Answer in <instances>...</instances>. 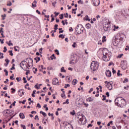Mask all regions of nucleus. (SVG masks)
Listing matches in <instances>:
<instances>
[{
  "label": "nucleus",
  "instance_id": "obj_47",
  "mask_svg": "<svg viewBox=\"0 0 129 129\" xmlns=\"http://www.w3.org/2000/svg\"><path fill=\"white\" fill-rule=\"evenodd\" d=\"M21 127H22L23 129H26V125L24 124H21Z\"/></svg>",
  "mask_w": 129,
  "mask_h": 129
},
{
  "label": "nucleus",
  "instance_id": "obj_41",
  "mask_svg": "<svg viewBox=\"0 0 129 129\" xmlns=\"http://www.w3.org/2000/svg\"><path fill=\"white\" fill-rule=\"evenodd\" d=\"M56 4H57V2H56V1L53 2L52 4L53 7H54V8L56 6Z\"/></svg>",
  "mask_w": 129,
  "mask_h": 129
},
{
  "label": "nucleus",
  "instance_id": "obj_50",
  "mask_svg": "<svg viewBox=\"0 0 129 129\" xmlns=\"http://www.w3.org/2000/svg\"><path fill=\"white\" fill-rule=\"evenodd\" d=\"M4 28H3V27H1V28H0V33H4Z\"/></svg>",
  "mask_w": 129,
  "mask_h": 129
},
{
  "label": "nucleus",
  "instance_id": "obj_57",
  "mask_svg": "<svg viewBox=\"0 0 129 129\" xmlns=\"http://www.w3.org/2000/svg\"><path fill=\"white\" fill-rule=\"evenodd\" d=\"M126 62L125 60H123L121 62V66H122L123 65V63H125Z\"/></svg>",
  "mask_w": 129,
  "mask_h": 129
},
{
  "label": "nucleus",
  "instance_id": "obj_3",
  "mask_svg": "<svg viewBox=\"0 0 129 129\" xmlns=\"http://www.w3.org/2000/svg\"><path fill=\"white\" fill-rule=\"evenodd\" d=\"M25 62L27 63L26 67L28 69H30L31 67H33V65H34V62L32 58L29 57L28 58H26V61Z\"/></svg>",
  "mask_w": 129,
  "mask_h": 129
},
{
  "label": "nucleus",
  "instance_id": "obj_54",
  "mask_svg": "<svg viewBox=\"0 0 129 129\" xmlns=\"http://www.w3.org/2000/svg\"><path fill=\"white\" fill-rule=\"evenodd\" d=\"M47 70H48V71L53 70V68H52V67H48V68H47Z\"/></svg>",
  "mask_w": 129,
  "mask_h": 129
},
{
  "label": "nucleus",
  "instance_id": "obj_25",
  "mask_svg": "<svg viewBox=\"0 0 129 129\" xmlns=\"http://www.w3.org/2000/svg\"><path fill=\"white\" fill-rule=\"evenodd\" d=\"M50 58L51 59V60H53L54 58L56 59V57H55V54H53L51 56Z\"/></svg>",
  "mask_w": 129,
  "mask_h": 129
},
{
  "label": "nucleus",
  "instance_id": "obj_31",
  "mask_svg": "<svg viewBox=\"0 0 129 129\" xmlns=\"http://www.w3.org/2000/svg\"><path fill=\"white\" fill-rule=\"evenodd\" d=\"M54 52H56V55H59L60 53L59 52V50L58 49H55Z\"/></svg>",
  "mask_w": 129,
  "mask_h": 129
},
{
  "label": "nucleus",
  "instance_id": "obj_17",
  "mask_svg": "<svg viewBox=\"0 0 129 129\" xmlns=\"http://www.w3.org/2000/svg\"><path fill=\"white\" fill-rule=\"evenodd\" d=\"M84 20H85V21H88V22H90V19H89L88 15L86 16L84 18Z\"/></svg>",
  "mask_w": 129,
  "mask_h": 129
},
{
  "label": "nucleus",
  "instance_id": "obj_26",
  "mask_svg": "<svg viewBox=\"0 0 129 129\" xmlns=\"http://www.w3.org/2000/svg\"><path fill=\"white\" fill-rule=\"evenodd\" d=\"M117 75V76H120V75H121V76H122V74H120V70H118Z\"/></svg>",
  "mask_w": 129,
  "mask_h": 129
},
{
  "label": "nucleus",
  "instance_id": "obj_48",
  "mask_svg": "<svg viewBox=\"0 0 129 129\" xmlns=\"http://www.w3.org/2000/svg\"><path fill=\"white\" fill-rule=\"evenodd\" d=\"M11 42L12 41L11 40L9 41V43L8 44L9 46H13V43H11Z\"/></svg>",
  "mask_w": 129,
  "mask_h": 129
},
{
  "label": "nucleus",
  "instance_id": "obj_44",
  "mask_svg": "<svg viewBox=\"0 0 129 129\" xmlns=\"http://www.w3.org/2000/svg\"><path fill=\"white\" fill-rule=\"evenodd\" d=\"M102 97L103 98L102 99V100H105L106 99V96L104 95H102Z\"/></svg>",
  "mask_w": 129,
  "mask_h": 129
},
{
  "label": "nucleus",
  "instance_id": "obj_30",
  "mask_svg": "<svg viewBox=\"0 0 129 129\" xmlns=\"http://www.w3.org/2000/svg\"><path fill=\"white\" fill-rule=\"evenodd\" d=\"M9 53H10V56H14V53H13V50H9Z\"/></svg>",
  "mask_w": 129,
  "mask_h": 129
},
{
  "label": "nucleus",
  "instance_id": "obj_1",
  "mask_svg": "<svg viewBox=\"0 0 129 129\" xmlns=\"http://www.w3.org/2000/svg\"><path fill=\"white\" fill-rule=\"evenodd\" d=\"M115 103L118 107H122L126 105V101L122 97H119L115 100Z\"/></svg>",
  "mask_w": 129,
  "mask_h": 129
},
{
  "label": "nucleus",
  "instance_id": "obj_16",
  "mask_svg": "<svg viewBox=\"0 0 129 129\" xmlns=\"http://www.w3.org/2000/svg\"><path fill=\"white\" fill-rule=\"evenodd\" d=\"M78 82V81H77V80L76 79H74L73 82H72V84L73 85H76V84H77V83Z\"/></svg>",
  "mask_w": 129,
  "mask_h": 129
},
{
  "label": "nucleus",
  "instance_id": "obj_35",
  "mask_svg": "<svg viewBox=\"0 0 129 129\" xmlns=\"http://www.w3.org/2000/svg\"><path fill=\"white\" fill-rule=\"evenodd\" d=\"M4 72H5L6 76H8V75H9V72L7 71L6 69L4 70Z\"/></svg>",
  "mask_w": 129,
  "mask_h": 129
},
{
  "label": "nucleus",
  "instance_id": "obj_28",
  "mask_svg": "<svg viewBox=\"0 0 129 129\" xmlns=\"http://www.w3.org/2000/svg\"><path fill=\"white\" fill-rule=\"evenodd\" d=\"M75 110H73L72 112H70V114L72 115H75Z\"/></svg>",
  "mask_w": 129,
  "mask_h": 129
},
{
  "label": "nucleus",
  "instance_id": "obj_23",
  "mask_svg": "<svg viewBox=\"0 0 129 129\" xmlns=\"http://www.w3.org/2000/svg\"><path fill=\"white\" fill-rule=\"evenodd\" d=\"M63 18H64V14H62L59 15V19L60 20H63Z\"/></svg>",
  "mask_w": 129,
  "mask_h": 129
},
{
  "label": "nucleus",
  "instance_id": "obj_56",
  "mask_svg": "<svg viewBox=\"0 0 129 129\" xmlns=\"http://www.w3.org/2000/svg\"><path fill=\"white\" fill-rule=\"evenodd\" d=\"M32 8H36L37 7V5L34 4V3L32 4Z\"/></svg>",
  "mask_w": 129,
  "mask_h": 129
},
{
  "label": "nucleus",
  "instance_id": "obj_7",
  "mask_svg": "<svg viewBox=\"0 0 129 129\" xmlns=\"http://www.w3.org/2000/svg\"><path fill=\"white\" fill-rule=\"evenodd\" d=\"M92 4L95 7H98L100 5V1L99 0H92Z\"/></svg>",
  "mask_w": 129,
  "mask_h": 129
},
{
  "label": "nucleus",
  "instance_id": "obj_15",
  "mask_svg": "<svg viewBox=\"0 0 129 129\" xmlns=\"http://www.w3.org/2000/svg\"><path fill=\"white\" fill-rule=\"evenodd\" d=\"M19 116L20 118H22V119H24V118H25V115L23 113H20L19 114Z\"/></svg>",
  "mask_w": 129,
  "mask_h": 129
},
{
  "label": "nucleus",
  "instance_id": "obj_59",
  "mask_svg": "<svg viewBox=\"0 0 129 129\" xmlns=\"http://www.w3.org/2000/svg\"><path fill=\"white\" fill-rule=\"evenodd\" d=\"M127 50H128V51H129V46H126V48H125V51H127Z\"/></svg>",
  "mask_w": 129,
  "mask_h": 129
},
{
  "label": "nucleus",
  "instance_id": "obj_42",
  "mask_svg": "<svg viewBox=\"0 0 129 129\" xmlns=\"http://www.w3.org/2000/svg\"><path fill=\"white\" fill-rule=\"evenodd\" d=\"M54 30H58V25L57 24L54 25Z\"/></svg>",
  "mask_w": 129,
  "mask_h": 129
},
{
  "label": "nucleus",
  "instance_id": "obj_18",
  "mask_svg": "<svg viewBox=\"0 0 129 129\" xmlns=\"http://www.w3.org/2000/svg\"><path fill=\"white\" fill-rule=\"evenodd\" d=\"M87 101H89V102H92V101H93V99L91 97H89L86 99Z\"/></svg>",
  "mask_w": 129,
  "mask_h": 129
},
{
  "label": "nucleus",
  "instance_id": "obj_10",
  "mask_svg": "<svg viewBox=\"0 0 129 129\" xmlns=\"http://www.w3.org/2000/svg\"><path fill=\"white\" fill-rule=\"evenodd\" d=\"M52 83L53 85H58L59 83V81L58 80V79L54 78L52 81Z\"/></svg>",
  "mask_w": 129,
  "mask_h": 129
},
{
  "label": "nucleus",
  "instance_id": "obj_58",
  "mask_svg": "<svg viewBox=\"0 0 129 129\" xmlns=\"http://www.w3.org/2000/svg\"><path fill=\"white\" fill-rule=\"evenodd\" d=\"M61 96L62 98H65V93L61 94Z\"/></svg>",
  "mask_w": 129,
  "mask_h": 129
},
{
  "label": "nucleus",
  "instance_id": "obj_24",
  "mask_svg": "<svg viewBox=\"0 0 129 129\" xmlns=\"http://www.w3.org/2000/svg\"><path fill=\"white\" fill-rule=\"evenodd\" d=\"M58 30L59 31V34H61V33H63L64 32V30H63L62 28H59Z\"/></svg>",
  "mask_w": 129,
  "mask_h": 129
},
{
  "label": "nucleus",
  "instance_id": "obj_39",
  "mask_svg": "<svg viewBox=\"0 0 129 129\" xmlns=\"http://www.w3.org/2000/svg\"><path fill=\"white\" fill-rule=\"evenodd\" d=\"M59 38H61V39H64L65 38L64 36H63V34H60L59 35Z\"/></svg>",
  "mask_w": 129,
  "mask_h": 129
},
{
  "label": "nucleus",
  "instance_id": "obj_55",
  "mask_svg": "<svg viewBox=\"0 0 129 129\" xmlns=\"http://www.w3.org/2000/svg\"><path fill=\"white\" fill-rule=\"evenodd\" d=\"M93 91V88H91L90 90L89 91V93H91Z\"/></svg>",
  "mask_w": 129,
  "mask_h": 129
},
{
  "label": "nucleus",
  "instance_id": "obj_34",
  "mask_svg": "<svg viewBox=\"0 0 129 129\" xmlns=\"http://www.w3.org/2000/svg\"><path fill=\"white\" fill-rule=\"evenodd\" d=\"M106 38V36H103L102 38V42L104 43V42H105V41H106V39H105V38Z\"/></svg>",
  "mask_w": 129,
  "mask_h": 129
},
{
  "label": "nucleus",
  "instance_id": "obj_36",
  "mask_svg": "<svg viewBox=\"0 0 129 129\" xmlns=\"http://www.w3.org/2000/svg\"><path fill=\"white\" fill-rule=\"evenodd\" d=\"M6 110L7 111H9V113H12V112H14V110H10V109H7Z\"/></svg>",
  "mask_w": 129,
  "mask_h": 129
},
{
  "label": "nucleus",
  "instance_id": "obj_4",
  "mask_svg": "<svg viewBox=\"0 0 129 129\" xmlns=\"http://www.w3.org/2000/svg\"><path fill=\"white\" fill-rule=\"evenodd\" d=\"M111 23L109 21H106L105 22L104 25H103V28L105 32H109L110 31V26Z\"/></svg>",
  "mask_w": 129,
  "mask_h": 129
},
{
  "label": "nucleus",
  "instance_id": "obj_46",
  "mask_svg": "<svg viewBox=\"0 0 129 129\" xmlns=\"http://www.w3.org/2000/svg\"><path fill=\"white\" fill-rule=\"evenodd\" d=\"M67 87H70V85L69 84H66L64 86V88H67Z\"/></svg>",
  "mask_w": 129,
  "mask_h": 129
},
{
  "label": "nucleus",
  "instance_id": "obj_32",
  "mask_svg": "<svg viewBox=\"0 0 129 129\" xmlns=\"http://www.w3.org/2000/svg\"><path fill=\"white\" fill-rule=\"evenodd\" d=\"M4 58V53L0 52V59Z\"/></svg>",
  "mask_w": 129,
  "mask_h": 129
},
{
  "label": "nucleus",
  "instance_id": "obj_63",
  "mask_svg": "<svg viewBox=\"0 0 129 129\" xmlns=\"http://www.w3.org/2000/svg\"><path fill=\"white\" fill-rule=\"evenodd\" d=\"M70 32H73V28L72 27H70L69 29Z\"/></svg>",
  "mask_w": 129,
  "mask_h": 129
},
{
  "label": "nucleus",
  "instance_id": "obj_9",
  "mask_svg": "<svg viewBox=\"0 0 129 129\" xmlns=\"http://www.w3.org/2000/svg\"><path fill=\"white\" fill-rule=\"evenodd\" d=\"M80 121H81V122H82V121H83V120H85V121H86V117H85V115L82 114V115L80 116L79 117Z\"/></svg>",
  "mask_w": 129,
  "mask_h": 129
},
{
  "label": "nucleus",
  "instance_id": "obj_43",
  "mask_svg": "<svg viewBox=\"0 0 129 129\" xmlns=\"http://www.w3.org/2000/svg\"><path fill=\"white\" fill-rule=\"evenodd\" d=\"M11 90H12V93H15V92H16V89H14L13 88H11Z\"/></svg>",
  "mask_w": 129,
  "mask_h": 129
},
{
  "label": "nucleus",
  "instance_id": "obj_33",
  "mask_svg": "<svg viewBox=\"0 0 129 129\" xmlns=\"http://www.w3.org/2000/svg\"><path fill=\"white\" fill-rule=\"evenodd\" d=\"M78 3L80 4V5H83V4H84L83 1H82V0H79L78 2Z\"/></svg>",
  "mask_w": 129,
  "mask_h": 129
},
{
  "label": "nucleus",
  "instance_id": "obj_11",
  "mask_svg": "<svg viewBox=\"0 0 129 129\" xmlns=\"http://www.w3.org/2000/svg\"><path fill=\"white\" fill-rule=\"evenodd\" d=\"M105 74L107 77H111V72L109 70L106 71Z\"/></svg>",
  "mask_w": 129,
  "mask_h": 129
},
{
  "label": "nucleus",
  "instance_id": "obj_61",
  "mask_svg": "<svg viewBox=\"0 0 129 129\" xmlns=\"http://www.w3.org/2000/svg\"><path fill=\"white\" fill-rule=\"evenodd\" d=\"M68 16H69V15H68V13H66V14H64V17H65V18H68Z\"/></svg>",
  "mask_w": 129,
  "mask_h": 129
},
{
  "label": "nucleus",
  "instance_id": "obj_6",
  "mask_svg": "<svg viewBox=\"0 0 129 129\" xmlns=\"http://www.w3.org/2000/svg\"><path fill=\"white\" fill-rule=\"evenodd\" d=\"M103 55L104 58H108V59H107V61H109V60H110V57H111V55H112V53L109 52H107L106 50H103Z\"/></svg>",
  "mask_w": 129,
  "mask_h": 129
},
{
  "label": "nucleus",
  "instance_id": "obj_5",
  "mask_svg": "<svg viewBox=\"0 0 129 129\" xmlns=\"http://www.w3.org/2000/svg\"><path fill=\"white\" fill-rule=\"evenodd\" d=\"M98 63L92 61L91 63L90 68L93 71H96V70H98Z\"/></svg>",
  "mask_w": 129,
  "mask_h": 129
},
{
  "label": "nucleus",
  "instance_id": "obj_8",
  "mask_svg": "<svg viewBox=\"0 0 129 129\" xmlns=\"http://www.w3.org/2000/svg\"><path fill=\"white\" fill-rule=\"evenodd\" d=\"M112 82H109L106 85L109 90H111L112 89Z\"/></svg>",
  "mask_w": 129,
  "mask_h": 129
},
{
  "label": "nucleus",
  "instance_id": "obj_12",
  "mask_svg": "<svg viewBox=\"0 0 129 129\" xmlns=\"http://www.w3.org/2000/svg\"><path fill=\"white\" fill-rule=\"evenodd\" d=\"M18 94L20 96H23V95L25 94V93L24 92V89H21L20 90H19V91H18Z\"/></svg>",
  "mask_w": 129,
  "mask_h": 129
},
{
  "label": "nucleus",
  "instance_id": "obj_37",
  "mask_svg": "<svg viewBox=\"0 0 129 129\" xmlns=\"http://www.w3.org/2000/svg\"><path fill=\"white\" fill-rule=\"evenodd\" d=\"M23 80L24 81V83H27L28 82V81H27V79H26L25 77H24L23 78Z\"/></svg>",
  "mask_w": 129,
  "mask_h": 129
},
{
  "label": "nucleus",
  "instance_id": "obj_40",
  "mask_svg": "<svg viewBox=\"0 0 129 129\" xmlns=\"http://www.w3.org/2000/svg\"><path fill=\"white\" fill-rule=\"evenodd\" d=\"M114 29H113V31H116V30H117L118 29V26H115V25H114Z\"/></svg>",
  "mask_w": 129,
  "mask_h": 129
},
{
  "label": "nucleus",
  "instance_id": "obj_13",
  "mask_svg": "<svg viewBox=\"0 0 129 129\" xmlns=\"http://www.w3.org/2000/svg\"><path fill=\"white\" fill-rule=\"evenodd\" d=\"M26 62V61L25 60H23L21 62V63H20V67L22 68V69H23V70H25V69H24V68H23L22 66H24V62Z\"/></svg>",
  "mask_w": 129,
  "mask_h": 129
},
{
  "label": "nucleus",
  "instance_id": "obj_27",
  "mask_svg": "<svg viewBox=\"0 0 129 129\" xmlns=\"http://www.w3.org/2000/svg\"><path fill=\"white\" fill-rule=\"evenodd\" d=\"M61 72H64V73L66 72V70L64 69V67H62L60 70Z\"/></svg>",
  "mask_w": 129,
  "mask_h": 129
},
{
  "label": "nucleus",
  "instance_id": "obj_22",
  "mask_svg": "<svg viewBox=\"0 0 129 129\" xmlns=\"http://www.w3.org/2000/svg\"><path fill=\"white\" fill-rule=\"evenodd\" d=\"M12 5H13V4H12V2H11V1H8V2H7V6H8V7H11V6H12Z\"/></svg>",
  "mask_w": 129,
  "mask_h": 129
},
{
  "label": "nucleus",
  "instance_id": "obj_60",
  "mask_svg": "<svg viewBox=\"0 0 129 129\" xmlns=\"http://www.w3.org/2000/svg\"><path fill=\"white\" fill-rule=\"evenodd\" d=\"M4 41H5V39H3L2 40V39H0V42H1V44H4Z\"/></svg>",
  "mask_w": 129,
  "mask_h": 129
},
{
  "label": "nucleus",
  "instance_id": "obj_2",
  "mask_svg": "<svg viewBox=\"0 0 129 129\" xmlns=\"http://www.w3.org/2000/svg\"><path fill=\"white\" fill-rule=\"evenodd\" d=\"M84 30V27H83V26L81 24H79L77 25V26L76 27L75 29V32L77 33V36H78V35H80L82 32H83Z\"/></svg>",
  "mask_w": 129,
  "mask_h": 129
},
{
  "label": "nucleus",
  "instance_id": "obj_52",
  "mask_svg": "<svg viewBox=\"0 0 129 129\" xmlns=\"http://www.w3.org/2000/svg\"><path fill=\"white\" fill-rule=\"evenodd\" d=\"M5 61L6 62L7 64H9V63H10V60L9 59H5Z\"/></svg>",
  "mask_w": 129,
  "mask_h": 129
},
{
  "label": "nucleus",
  "instance_id": "obj_29",
  "mask_svg": "<svg viewBox=\"0 0 129 129\" xmlns=\"http://www.w3.org/2000/svg\"><path fill=\"white\" fill-rule=\"evenodd\" d=\"M66 103L69 104V99H67L66 101L63 103V104H66Z\"/></svg>",
  "mask_w": 129,
  "mask_h": 129
},
{
  "label": "nucleus",
  "instance_id": "obj_21",
  "mask_svg": "<svg viewBox=\"0 0 129 129\" xmlns=\"http://www.w3.org/2000/svg\"><path fill=\"white\" fill-rule=\"evenodd\" d=\"M17 48H18V49H19V48H20V47L19 46H15L14 47L15 51H16V52H20V50L17 49Z\"/></svg>",
  "mask_w": 129,
  "mask_h": 129
},
{
  "label": "nucleus",
  "instance_id": "obj_62",
  "mask_svg": "<svg viewBox=\"0 0 129 129\" xmlns=\"http://www.w3.org/2000/svg\"><path fill=\"white\" fill-rule=\"evenodd\" d=\"M106 95L107 96V97H109V92H107L106 93Z\"/></svg>",
  "mask_w": 129,
  "mask_h": 129
},
{
  "label": "nucleus",
  "instance_id": "obj_38",
  "mask_svg": "<svg viewBox=\"0 0 129 129\" xmlns=\"http://www.w3.org/2000/svg\"><path fill=\"white\" fill-rule=\"evenodd\" d=\"M112 72L113 74H115V73H116V71L114 70V68H113L112 69Z\"/></svg>",
  "mask_w": 129,
  "mask_h": 129
},
{
  "label": "nucleus",
  "instance_id": "obj_19",
  "mask_svg": "<svg viewBox=\"0 0 129 129\" xmlns=\"http://www.w3.org/2000/svg\"><path fill=\"white\" fill-rule=\"evenodd\" d=\"M91 27V25L89 23H88L86 24V28L87 29H90V27Z\"/></svg>",
  "mask_w": 129,
  "mask_h": 129
},
{
  "label": "nucleus",
  "instance_id": "obj_20",
  "mask_svg": "<svg viewBox=\"0 0 129 129\" xmlns=\"http://www.w3.org/2000/svg\"><path fill=\"white\" fill-rule=\"evenodd\" d=\"M40 113L41 114H42V115H43V116H44L45 117V116H47V113H45V112H43L42 111H41L40 112Z\"/></svg>",
  "mask_w": 129,
  "mask_h": 129
},
{
  "label": "nucleus",
  "instance_id": "obj_49",
  "mask_svg": "<svg viewBox=\"0 0 129 129\" xmlns=\"http://www.w3.org/2000/svg\"><path fill=\"white\" fill-rule=\"evenodd\" d=\"M4 49V50L3 51L4 52V53H6V52H7V51L8 50V49H7V47L5 46Z\"/></svg>",
  "mask_w": 129,
  "mask_h": 129
},
{
  "label": "nucleus",
  "instance_id": "obj_45",
  "mask_svg": "<svg viewBox=\"0 0 129 129\" xmlns=\"http://www.w3.org/2000/svg\"><path fill=\"white\" fill-rule=\"evenodd\" d=\"M34 88L36 89H40V87H38V84L35 85Z\"/></svg>",
  "mask_w": 129,
  "mask_h": 129
},
{
  "label": "nucleus",
  "instance_id": "obj_64",
  "mask_svg": "<svg viewBox=\"0 0 129 129\" xmlns=\"http://www.w3.org/2000/svg\"><path fill=\"white\" fill-rule=\"evenodd\" d=\"M64 129H73L72 127L67 126L64 128Z\"/></svg>",
  "mask_w": 129,
  "mask_h": 129
},
{
  "label": "nucleus",
  "instance_id": "obj_14",
  "mask_svg": "<svg viewBox=\"0 0 129 129\" xmlns=\"http://www.w3.org/2000/svg\"><path fill=\"white\" fill-rule=\"evenodd\" d=\"M34 60H35L36 63H38V62H39V61L41 60V58H40V57H39V56H37V57L34 58Z\"/></svg>",
  "mask_w": 129,
  "mask_h": 129
},
{
  "label": "nucleus",
  "instance_id": "obj_51",
  "mask_svg": "<svg viewBox=\"0 0 129 129\" xmlns=\"http://www.w3.org/2000/svg\"><path fill=\"white\" fill-rule=\"evenodd\" d=\"M128 81V79H125L123 81V83H126Z\"/></svg>",
  "mask_w": 129,
  "mask_h": 129
},
{
  "label": "nucleus",
  "instance_id": "obj_53",
  "mask_svg": "<svg viewBox=\"0 0 129 129\" xmlns=\"http://www.w3.org/2000/svg\"><path fill=\"white\" fill-rule=\"evenodd\" d=\"M36 107H38V108H41V105H40V103H37Z\"/></svg>",
  "mask_w": 129,
  "mask_h": 129
}]
</instances>
